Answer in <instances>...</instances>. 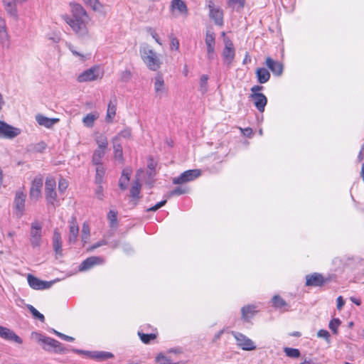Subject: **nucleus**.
Wrapping results in <instances>:
<instances>
[{
    "label": "nucleus",
    "instance_id": "72a5a7b5",
    "mask_svg": "<svg viewBox=\"0 0 364 364\" xmlns=\"http://www.w3.org/2000/svg\"><path fill=\"white\" fill-rule=\"evenodd\" d=\"M144 328H142L141 331H138V335L141 339V341L144 343H149L151 340H154L156 338V333H144Z\"/></svg>",
    "mask_w": 364,
    "mask_h": 364
},
{
    "label": "nucleus",
    "instance_id": "c85d7f7f",
    "mask_svg": "<svg viewBox=\"0 0 364 364\" xmlns=\"http://www.w3.org/2000/svg\"><path fill=\"white\" fill-rule=\"evenodd\" d=\"M117 140L118 136H116L113 141L114 156L115 159L123 161L122 146L120 144L117 143Z\"/></svg>",
    "mask_w": 364,
    "mask_h": 364
},
{
    "label": "nucleus",
    "instance_id": "6ab92c4d",
    "mask_svg": "<svg viewBox=\"0 0 364 364\" xmlns=\"http://www.w3.org/2000/svg\"><path fill=\"white\" fill-rule=\"evenodd\" d=\"M103 262V259L100 257H90L85 259L79 266V271L83 272L88 270L96 264H100Z\"/></svg>",
    "mask_w": 364,
    "mask_h": 364
},
{
    "label": "nucleus",
    "instance_id": "338daca9",
    "mask_svg": "<svg viewBox=\"0 0 364 364\" xmlns=\"http://www.w3.org/2000/svg\"><path fill=\"white\" fill-rule=\"evenodd\" d=\"M7 31L6 21L3 18H0V33Z\"/></svg>",
    "mask_w": 364,
    "mask_h": 364
},
{
    "label": "nucleus",
    "instance_id": "774afa93",
    "mask_svg": "<svg viewBox=\"0 0 364 364\" xmlns=\"http://www.w3.org/2000/svg\"><path fill=\"white\" fill-rule=\"evenodd\" d=\"M263 89L262 86L260 85H255L251 87L250 90L252 93H258L257 92L262 90Z\"/></svg>",
    "mask_w": 364,
    "mask_h": 364
},
{
    "label": "nucleus",
    "instance_id": "9b49d317",
    "mask_svg": "<svg viewBox=\"0 0 364 364\" xmlns=\"http://www.w3.org/2000/svg\"><path fill=\"white\" fill-rule=\"evenodd\" d=\"M225 48L222 53L224 63L230 65L235 55V50L232 42L229 38H225Z\"/></svg>",
    "mask_w": 364,
    "mask_h": 364
},
{
    "label": "nucleus",
    "instance_id": "cd10ccee",
    "mask_svg": "<svg viewBox=\"0 0 364 364\" xmlns=\"http://www.w3.org/2000/svg\"><path fill=\"white\" fill-rule=\"evenodd\" d=\"M256 306L254 305H247L241 309L242 318L245 321H247L249 317L253 316L256 312Z\"/></svg>",
    "mask_w": 364,
    "mask_h": 364
},
{
    "label": "nucleus",
    "instance_id": "a878e982",
    "mask_svg": "<svg viewBox=\"0 0 364 364\" xmlns=\"http://www.w3.org/2000/svg\"><path fill=\"white\" fill-rule=\"evenodd\" d=\"M6 13L12 18H17L18 13L16 6V1H7L3 2Z\"/></svg>",
    "mask_w": 364,
    "mask_h": 364
},
{
    "label": "nucleus",
    "instance_id": "69168bd1",
    "mask_svg": "<svg viewBox=\"0 0 364 364\" xmlns=\"http://www.w3.org/2000/svg\"><path fill=\"white\" fill-rule=\"evenodd\" d=\"M127 183L128 182L125 181L124 179L120 178L119 181V188L122 190H125L127 188Z\"/></svg>",
    "mask_w": 364,
    "mask_h": 364
},
{
    "label": "nucleus",
    "instance_id": "c9c22d12",
    "mask_svg": "<svg viewBox=\"0 0 364 364\" xmlns=\"http://www.w3.org/2000/svg\"><path fill=\"white\" fill-rule=\"evenodd\" d=\"M272 306L276 309H283L288 306L287 303L279 295H274L272 299Z\"/></svg>",
    "mask_w": 364,
    "mask_h": 364
},
{
    "label": "nucleus",
    "instance_id": "4c0bfd02",
    "mask_svg": "<svg viewBox=\"0 0 364 364\" xmlns=\"http://www.w3.org/2000/svg\"><path fill=\"white\" fill-rule=\"evenodd\" d=\"M90 230L89 225L86 223H84L82 227L81 230V241L83 245L86 244L90 238Z\"/></svg>",
    "mask_w": 364,
    "mask_h": 364
},
{
    "label": "nucleus",
    "instance_id": "603ef678",
    "mask_svg": "<svg viewBox=\"0 0 364 364\" xmlns=\"http://www.w3.org/2000/svg\"><path fill=\"white\" fill-rule=\"evenodd\" d=\"M68 183L64 178H60L58 181V190L60 193H63L68 188Z\"/></svg>",
    "mask_w": 364,
    "mask_h": 364
},
{
    "label": "nucleus",
    "instance_id": "49530a36",
    "mask_svg": "<svg viewBox=\"0 0 364 364\" xmlns=\"http://www.w3.org/2000/svg\"><path fill=\"white\" fill-rule=\"evenodd\" d=\"M208 76L203 75L201 76L200 80V91L202 94H204L208 90Z\"/></svg>",
    "mask_w": 364,
    "mask_h": 364
},
{
    "label": "nucleus",
    "instance_id": "2eb2a0df",
    "mask_svg": "<svg viewBox=\"0 0 364 364\" xmlns=\"http://www.w3.org/2000/svg\"><path fill=\"white\" fill-rule=\"evenodd\" d=\"M99 77V68L97 67H92L87 69L77 77V81L79 82H85L95 80Z\"/></svg>",
    "mask_w": 364,
    "mask_h": 364
},
{
    "label": "nucleus",
    "instance_id": "8fccbe9b",
    "mask_svg": "<svg viewBox=\"0 0 364 364\" xmlns=\"http://www.w3.org/2000/svg\"><path fill=\"white\" fill-rule=\"evenodd\" d=\"M0 43L7 48L9 46V36L7 31L0 33Z\"/></svg>",
    "mask_w": 364,
    "mask_h": 364
},
{
    "label": "nucleus",
    "instance_id": "7ed1b4c3",
    "mask_svg": "<svg viewBox=\"0 0 364 364\" xmlns=\"http://www.w3.org/2000/svg\"><path fill=\"white\" fill-rule=\"evenodd\" d=\"M141 58L149 69L156 71L159 69L161 61L159 55L148 46L140 49Z\"/></svg>",
    "mask_w": 364,
    "mask_h": 364
},
{
    "label": "nucleus",
    "instance_id": "6e6d98bb",
    "mask_svg": "<svg viewBox=\"0 0 364 364\" xmlns=\"http://www.w3.org/2000/svg\"><path fill=\"white\" fill-rule=\"evenodd\" d=\"M53 331L55 335H57L58 337L61 338L62 339H63L65 341L72 342L75 340V338L73 337L65 335L62 333H60V332L55 331V330H53Z\"/></svg>",
    "mask_w": 364,
    "mask_h": 364
},
{
    "label": "nucleus",
    "instance_id": "052dcab7",
    "mask_svg": "<svg viewBox=\"0 0 364 364\" xmlns=\"http://www.w3.org/2000/svg\"><path fill=\"white\" fill-rule=\"evenodd\" d=\"M166 200H161V201L159 202L158 203H156L155 205L149 208L147 210V211H156L158 209H159L160 208H161L162 206H164L166 204Z\"/></svg>",
    "mask_w": 364,
    "mask_h": 364
},
{
    "label": "nucleus",
    "instance_id": "4be33fe9",
    "mask_svg": "<svg viewBox=\"0 0 364 364\" xmlns=\"http://www.w3.org/2000/svg\"><path fill=\"white\" fill-rule=\"evenodd\" d=\"M0 337L7 341H12L17 343H21L22 339L13 331L0 326Z\"/></svg>",
    "mask_w": 364,
    "mask_h": 364
},
{
    "label": "nucleus",
    "instance_id": "5701e85b",
    "mask_svg": "<svg viewBox=\"0 0 364 364\" xmlns=\"http://www.w3.org/2000/svg\"><path fill=\"white\" fill-rule=\"evenodd\" d=\"M53 247L56 255L62 256V238L60 233L57 230H55L53 232Z\"/></svg>",
    "mask_w": 364,
    "mask_h": 364
},
{
    "label": "nucleus",
    "instance_id": "e433bc0d",
    "mask_svg": "<svg viewBox=\"0 0 364 364\" xmlns=\"http://www.w3.org/2000/svg\"><path fill=\"white\" fill-rule=\"evenodd\" d=\"M141 190V184L138 179L134 181L130 189V196L133 198H138L139 197Z\"/></svg>",
    "mask_w": 364,
    "mask_h": 364
},
{
    "label": "nucleus",
    "instance_id": "4468645a",
    "mask_svg": "<svg viewBox=\"0 0 364 364\" xmlns=\"http://www.w3.org/2000/svg\"><path fill=\"white\" fill-rule=\"evenodd\" d=\"M181 351L178 348H171L167 352V355H165L164 353H159L156 358L155 361L159 364H176L174 358L171 355V353L180 354Z\"/></svg>",
    "mask_w": 364,
    "mask_h": 364
},
{
    "label": "nucleus",
    "instance_id": "39448f33",
    "mask_svg": "<svg viewBox=\"0 0 364 364\" xmlns=\"http://www.w3.org/2000/svg\"><path fill=\"white\" fill-rule=\"evenodd\" d=\"M42 224L38 220H35L31 224V238L30 242L33 247H37L41 245L42 237Z\"/></svg>",
    "mask_w": 364,
    "mask_h": 364
},
{
    "label": "nucleus",
    "instance_id": "13d9d810",
    "mask_svg": "<svg viewBox=\"0 0 364 364\" xmlns=\"http://www.w3.org/2000/svg\"><path fill=\"white\" fill-rule=\"evenodd\" d=\"M132 77V73L129 70H124L121 74V80L123 82H128Z\"/></svg>",
    "mask_w": 364,
    "mask_h": 364
},
{
    "label": "nucleus",
    "instance_id": "79ce46f5",
    "mask_svg": "<svg viewBox=\"0 0 364 364\" xmlns=\"http://www.w3.org/2000/svg\"><path fill=\"white\" fill-rule=\"evenodd\" d=\"M83 2L90 6L94 11H100L102 8V4L98 0H82Z\"/></svg>",
    "mask_w": 364,
    "mask_h": 364
},
{
    "label": "nucleus",
    "instance_id": "4d7b16f0",
    "mask_svg": "<svg viewBox=\"0 0 364 364\" xmlns=\"http://www.w3.org/2000/svg\"><path fill=\"white\" fill-rule=\"evenodd\" d=\"M97 185H98V186L95 191V195L99 200H103V197H104L103 187H102V184H97Z\"/></svg>",
    "mask_w": 364,
    "mask_h": 364
},
{
    "label": "nucleus",
    "instance_id": "0e129e2a",
    "mask_svg": "<svg viewBox=\"0 0 364 364\" xmlns=\"http://www.w3.org/2000/svg\"><path fill=\"white\" fill-rule=\"evenodd\" d=\"M345 304V301L341 296L337 298V309L341 310Z\"/></svg>",
    "mask_w": 364,
    "mask_h": 364
},
{
    "label": "nucleus",
    "instance_id": "9d476101",
    "mask_svg": "<svg viewBox=\"0 0 364 364\" xmlns=\"http://www.w3.org/2000/svg\"><path fill=\"white\" fill-rule=\"evenodd\" d=\"M330 282L329 278H324L320 273L314 272L306 275V286L320 287Z\"/></svg>",
    "mask_w": 364,
    "mask_h": 364
},
{
    "label": "nucleus",
    "instance_id": "a18cd8bd",
    "mask_svg": "<svg viewBox=\"0 0 364 364\" xmlns=\"http://www.w3.org/2000/svg\"><path fill=\"white\" fill-rule=\"evenodd\" d=\"M341 323V322L339 318H333L330 321L328 327L333 333L336 334L338 333V328Z\"/></svg>",
    "mask_w": 364,
    "mask_h": 364
},
{
    "label": "nucleus",
    "instance_id": "37998d69",
    "mask_svg": "<svg viewBox=\"0 0 364 364\" xmlns=\"http://www.w3.org/2000/svg\"><path fill=\"white\" fill-rule=\"evenodd\" d=\"M107 219L109 221L110 227H116L117 225V213L114 210H109L107 214Z\"/></svg>",
    "mask_w": 364,
    "mask_h": 364
},
{
    "label": "nucleus",
    "instance_id": "e2e57ef3",
    "mask_svg": "<svg viewBox=\"0 0 364 364\" xmlns=\"http://www.w3.org/2000/svg\"><path fill=\"white\" fill-rule=\"evenodd\" d=\"M121 178H123L125 181L128 182L130 178V172L127 169H124Z\"/></svg>",
    "mask_w": 364,
    "mask_h": 364
},
{
    "label": "nucleus",
    "instance_id": "412c9836",
    "mask_svg": "<svg viewBox=\"0 0 364 364\" xmlns=\"http://www.w3.org/2000/svg\"><path fill=\"white\" fill-rule=\"evenodd\" d=\"M79 234V227L75 218H73L69 222V235H68V243L70 245L75 244L77 241Z\"/></svg>",
    "mask_w": 364,
    "mask_h": 364
},
{
    "label": "nucleus",
    "instance_id": "09e8293b",
    "mask_svg": "<svg viewBox=\"0 0 364 364\" xmlns=\"http://www.w3.org/2000/svg\"><path fill=\"white\" fill-rule=\"evenodd\" d=\"M96 142L98 145L97 149H102L104 150H105L107 149L108 142H107V139L105 136H104L102 135L100 136L99 137L97 138Z\"/></svg>",
    "mask_w": 364,
    "mask_h": 364
},
{
    "label": "nucleus",
    "instance_id": "680f3d73",
    "mask_svg": "<svg viewBox=\"0 0 364 364\" xmlns=\"http://www.w3.org/2000/svg\"><path fill=\"white\" fill-rule=\"evenodd\" d=\"M148 32L151 34L152 38H154V40L156 41V43H158L159 45H161V43L160 39H159V38L158 36V34L156 33V32L155 31L154 29H153L152 28H148Z\"/></svg>",
    "mask_w": 364,
    "mask_h": 364
},
{
    "label": "nucleus",
    "instance_id": "ddd939ff",
    "mask_svg": "<svg viewBox=\"0 0 364 364\" xmlns=\"http://www.w3.org/2000/svg\"><path fill=\"white\" fill-rule=\"evenodd\" d=\"M27 280L29 286L36 290L48 289L51 287L54 282L41 280L32 274H28Z\"/></svg>",
    "mask_w": 364,
    "mask_h": 364
},
{
    "label": "nucleus",
    "instance_id": "f3484780",
    "mask_svg": "<svg viewBox=\"0 0 364 364\" xmlns=\"http://www.w3.org/2000/svg\"><path fill=\"white\" fill-rule=\"evenodd\" d=\"M249 97L253 101L255 106L259 112L264 111L267 104V98L263 93H251Z\"/></svg>",
    "mask_w": 364,
    "mask_h": 364
},
{
    "label": "nucleus",
    "instance_id": "20e7f679",
    "mask_svg": "<svg viewBox=\"0 0 364 364\" xmlns=\"http://www.w3.org/2000/svg\"><path fill=\"white\" fill-rule=\"evenodd\" d=\"M56 181L53 177H48L45 183V196L48 203L54 205L57 200Z\"/></svg>",
    "mask_w": 364,
    "mask_h": 364
},
{
    "label": "nucleus",
    "instance_id": "f03ea898",
    "mask_svg": "<svg viewBox=\"0 0 364 364\" xmlns=\"http://www.w3.org/2000/svg\"><path fill=\"white\" fill-rule=\"evenodd\" d=\"M32 337L41 343L42 348L46 351L59 353H65V348L62 343L54 338L45 336L37 332H33Z\"/></svg>",
    "mask_w": 364,
    "mask_h": 364
},
{
    "label": "nucleus",
    "instance_id": "58836bf2",
    "mask_svg": "<svg viewBox=\"0 0 364 364\" xmlns=\"http://www.w3.org/2000/svg\"><path fill=\"white\" fill-rule=\"evenodd\" d=\"M284 352L287 356L291 358H297L301 355V353L297 348L286 347L284 348Z\"/></svg>",
    "mask_w": 364,
    "mask_h": 364
},
{
    "label": "nucleus",
    "instance_id": "aec40b11",
    "mask_svg": "<svg viewBox=\"0 0 364 364\" xmlns=\"http://www.w3.org/2000/svg\"><path fill=\"white\" fill-rule=\"evenodd\" d=\"M210 10V17L215 21V24L223 26V14L219 9L215 8L213 3L210 1L208 4Z\"/></svg>",
    "mask_w": 364,
    "mask_h": 364
},
{
    "label": "nucleus",
    "instance_id": "864d4df0",
    "mask_svg": "<svg viewBox=\"0 0 364 364\" xmlns=\"http://www.w3.org/2000/svg\"><path fill=\"white\" fill-rule=\"evenodd\" d=\"M132 136V130L129 128H126L124 130L121 131L118 134L119 137H122L124 139H129Z\"/></svg>",
    "mask_w": 364,
    "mask_h": 364
},
{
    "label": "nucleus",
    "instance_id": "393cba45",
    "mask_svg": "<svg viewBox=\"0 0 364 364\" xmlns=\"http://www.w3.org/2000/svg\"><path fill=\"white\" fill-rule=\"evenodd\" d=\"M255 74L257 81L260 84H264L269 80L270 73L269 70L264 68H257Z\"/></svg>",
    "mask_w": 364,
    "mask_h": 364
},
{
    "label": "nucleus",
    "instance_id": "7c9ffc66",
    "mask_svg": "<svg viewBox=\"0 0 364 364\" xmlns=\"http://www.w3.org/2000/svg\"><path fill=\"white\" fill-rule=\"evenodd\" d=\"M99 117V114L95 113H89L82 119L84 125L87 127L91 128L94 126L95 121Z\"/></svg>",
    "mask_w": 364,
    "mask_h": 364
},
{
    "label": "nucleus",
    "instance_id": "bb28decb",
    "mask_svg": "<svg viewBox=\"0 0 364 364\" xmlns=\"http://www.w3.org/2000/svg\"><path fill=\"white\" fill-rule=\"evenodd\" d=\"M116 106H117V100L114 99V100H110L106 114V122L110 123L112 122L115 114H116Z\"/></svg>",
    "mask_w": 364,
    "mask_h": 364
},
{
    "label": "nucleus",
    "instance_id": "bf43d9fd",
    "mask_svg": "<svg viewBox=\"0 0 364 364\" xmlns=\"http://www.w3.org/2000/svg\"><path fill=\"white\" fill-rule=\"evenodd\" d=\"M107 245V242L105 240H102L96 243H95L92 246H91L89 249H88V251H92L101 246H103V245Z\"/></svg>",
    "mask_w": 364,
    "mask_h": 364
},
{
    "label": "nucleus",
    "instance_id": "c756f323",
    "mask_svg": "<svg viewBox=\"0 0 364 364\" xmlns=\"http://www.w3.org/2000/svg\"><path fill=\"white\" fill-rule=\"evenodd\" d=\"M105 154V150L102 149H95L92 158V164L95 166L103 165L102 163V159L104 157Z\"/></svg>",
    "mask_w": 364,
    "mask_h": 364
},
{
    "label": "nucleus",
    "instance_id": "473e14b6",
    "mask_svg": "<svg viewBox=\"0 0 364 364\" xmlns=\"http://www.w3.org/2000/svg\"><path fill=\"white\" fill-rule=\"evenodd\" d=\"M154 90L157 95H159L164 90V81L161 75L158 74L155 77Z\"/></svg>",
    "mask_w": 364,
    "mask_h": 364
},
{
    "label": "nucleus",
    "instance_id": "2f4dec72",
    "mask_svg": "<svg viewBox=\"0 0 364 364\" xmlns=\"http://www.w3.org/2000/svg\"><path fill=\"white\" fill-rule=\"evenodd\" d=\"M200 171L198 169L183 171V183L196 179L200 176Z\"/></svg>",
    "mask_w": 364,
    "mask_h": 364
},
{
    "label": "nucleus",
    "instance_id": "f257e3e1",
    "mask_svg": "<svg viewBox=\"0 0 364 364\" xmlns=\"http://www.w3.org/2000/svg\"><path fill=\"white\" fill-rule=\"evenodd\" d=\"M72 16L68 15L63 17L65 22L72 28L73 31L80 37L87 35V23L89 16L82 5L70 3Z\"/></svg>",
    "mask_w": 364,
    "mask_h": 364
},
{
    "label": "nucleus",
    "instance_id": "ea45409f",
    "mask_svg": "<svg viewBox=\"0 0 364 364\" xmlns=\"http://www.w3.org/2000/svg\"><path fill=\"white\" fill-rule=\"evenodd\" d=\"M26 307L29 310V311L32 314L33 316L35 318L38 319L41 322H44L45 321L44 316L41 313H40L35 307H33L31 304H28L26 306Z\"/></svg>",
    "mask_w": 364,
    "mask_h": 364
},
{
    "label": "nucleus",
    "instance_id": "f704fd0d",
    "mask_svg": "<svg viewBox=\"0 0 364 364\" xmlns=\"http://www.w3.org/2000/svg\"><path fill=\"white\" fill-rule=\"evenodd\" d=\"M105 174V168L103 165L96 166V174L95 181L96 184H102L103 183L104 176Z\"/></svg>",
    "mask_w": 364,
    "mask_h": 364
},
{
    "label": "nucleus",
    "instance_id": "a19ab883",
    "mask_svg": "<svg viewBox=\"0 0 364 364\" xmlns=\"http://www.w3.org/2000/svg\"><path fill=\"white\" fill-rule=\"evenodd\" d=\"M182 12V0H172L171 4V11L173 15H176V11Z\"/></svg>",
    "mask_w": 364,
    "mask_h": 364
},
{
    "label": "nucleus",
    "instance_id": "f8f14e48",
    "mask_svg": "<svg viewBox=\"0 0 364 364\" xmlns=\"http://www.w3.org/2000/svg\"><path fill=\"white\" fill-rule=\"evenodd\" d=\"M72 350L75 353L85 355L97 360H105L114 357L112 353L105 351H88L79 349H73Z\"/></svg>",
    "mask_w": 364,
    "mask_h": 364
},
{
    "label": "nucleus",
    "instance_id": "1a4fd4ad",
    "mask_svg": "<svg viewBox=\"0 0 364 364\" xmlns=\"http://www.w3.org/2000/svg\"><path fill=\"white\" fill-rule=\"evenodd\" d=\"M205 43L207 47V58L209 60H213L215 58L216 54L215 51V35L212 31H206Z\"/></svg>",
    "mask_w": 364,
    "mask_h": 364
},
{
    "label": "nucleus",
    "instance_id": "6e6552de",
    "mask_svg": "<svg viewBox=\"0 0 364 364\" xmlns=\"http://www.w3.org/2000/svg\"><path fill=\"white\" fill-rule=\"evenodd\" d=\"M26 199V194L21 191H17L16 192L14 206L15 208V214L18 218L22 217L25 210V203Z\"/></svg>",
    "mask_w": 364,
    "mask_h": 364
},
{
    "label": "nucleus",
    "instance_id": "5fc2aeb1",
    "mask_svg": "<svg viewBox=\"0 0 364 364\" xmlns=\"http://www.w3.org/2000/svg\"><path fill=\"white\" fill-rule=\"evenodd\" d=\"M317 336L319 338H325L328 342H329V338H330L331 336L328 331L324 330V329H321L318 331Z\"/></svg>",
    "mask_w": 364,
    "mask_h": 364
},
{
    "label": "nucleus",
    "instance_id": "0eeeda50",
    "mask_svg": "<svg viewBox=\"0 0 364 364\" xmlns=\"http://www.w3.org/2000/svg\"><path fill=\"white\" fill-rule=\"evenodd\" d=\"M21 134V129L0 120V138L12 139Z\"/></svg>",
    "mask_w": 364,
    "mask_h": 364
},
{
    "label": "nucleus",
    "instance_id": "dca6fc26",
    "mask_svg": "<svg viewBox=\"0 0 364 364\" xmlns=\"http://www.w3.org/2000/svg\"><path fill=\"white\" fill-rule=\"evenodd\" d=\"M43 178L42 177H36L32 181L31 187L30 189V198L31 199L38 200L41 196V188L43 187Z\"/></svg>",
    "mask_w": 364,
    "mask_h": 364
},
{
    "label": "nucleus",
    "instance_id": "de8ad7c7",
    "mask_svg": "<svg viewBox=\"0 0 364 364\" xmlns=\"http://www.w3.org/2000/svg\"><path fill=\"white\" fill-rule=\"evenodd\" d=\"M169 39H170V48L172 50H178L179 49V41L174 36L173 33H171L169 35Z\"/></svg>",
    "mask_w": 364,
    "mask_h": 364
},
{
    "label": "nucleus",
    "instance_id": "3c124183",
    "mask_svg": "<svg viewBox=\"0 0 364 364\" xmlns=\"http://www.w3.org/2000/svg\"><path fill=\"white\" fill-rule=\"evenodd\" d=\"M146 174L148 176V179L146 181V183L149 185V188H151L154 183L153 178L155 176V171L149 169L146 171Z\"/></svg>",
    "mask_w": 364,
    "mask_h": 364
},
{
    "label": "nucleus",
    "instance_id": "423d86ee",
    "mask_svg": "<svg viewBox=\"0 0 364 364\" xmlns=\"http://www.w3.org/2000/svg\"><path fill=\"white\" fill-rule=\"evenodd\" d=\"M237 341V345L243 350H253L256 349L255 343L245 335L239 332L232 333Z\"/></svg>",
    "mask_w": 364,
    "mask_h": 364
},
{
    "label": "nucleus",
    "instance_id": "a211bd4d",
    "mask_svg": "<svg viewBox=\"0 0 364 364\" xmlns=\"http://www.w3.org/2000/svg\"><path fill=\"white\" fill-rule=\"evenodd\" d=\"M265 65L274 75H282L284 69V66L282 63L274 60L270 57H267L266 58Z\"/></svg>",
    "mask_w": 364,
    "mask_h": 364
},
{
    "label": "nucleus",
    "instance_id": "c03bdc74",
    "mask_svg": "<svg viewBox=\"0 0 364 364\" xmlns=\"http://www.w3.org/2000/svg\"><path fill=\"white\" fill-rule=\"evenodd\" d=\"M245 0H229L228 2L230 7L237 10L242 9L245 6Z\"/></svg>",
    "mask_w": 364,
    "mask_h": 364
},
{
    "label": "nucleus",
    "instance_id": "b1692460",
    "mask_svg": "<svg viewBox=\"0 0 364 364\" xmlns=\"http://www.w3.org/2000/svg\"><path fill=\"white\" fill-rule=\"evenodd\" d=\"M36 120L38 124L43 126L46 128L52 127L56 122H58V119L48 118L42 114H37L36 116Z\"/></svg>",
    "mask_w": 364,
    "mask_h": 364
}]
</instances>
